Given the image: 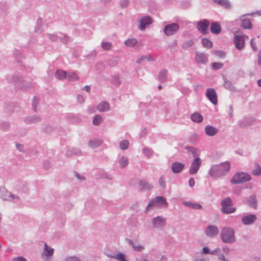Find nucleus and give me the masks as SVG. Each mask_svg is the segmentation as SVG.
Here are the masks:
<instances>
[{
    "label": "nucleus",
    "instance_id": "obj_14",
    "mask_svg": "<svg viewBox=\"0 0 261 261\" xmlns=\"http://www.w3.org/2000/svg\"><path fill=\"white\" fill-rule=\"evenodd\" d=\"M256 219L257 217L255 214L249 213L242 217L241 221L243 224L249 225L253 224Z\"/></svg>",
    "mask_w": 261,
    "mask_h": 261
},
{
    "label": "nucleus",
    "instance_id": "obj_31",
    "mask_svg": "<svg viewBox=\"0 0 261 261\" xmlns=\"http://www.w3.org/2000/svg\"><path fill=\"white\" fill-rule=\"evenodd\" d=\"M102 141L99 139H94L89 141V146L92 148H96L101 145Z\"/></svg>",
    "mask_w": 261,
    "mask_h": 261
},
{
    "label": "nucleus",
    "instance_id": "obj_17",
    "mask_svg": "<svg viewBox=\"0 0 261 261\" xmlns=\"http://www.w3.org/2000/svg\"><path fill=\"white\" fill-rule=\"evenodd\" d=\"M166 218L162 216H157L152 219V224L155 228H162L166 225Z\"/></svg>",
    "mask_w": 261,
    "mask_h": 261
},
{
    "label": "nucleus",
    "instance_id": "obj_15",
    "mask_svg": "<svg viewBox=\"0 0 261 261\" xmlns=\"http://www.w3.org/2000/svg\"><path fill=\"white\" fill-rule=\"evenodd\" d=\"M139 29L141 31L144 30L146 28L152 23V18L148 15L143 17L139 20Z\"/></svg>",
    "mask_w": 261,
    "mask_h": 261
},
{
    "label": "nucleus",
    "instance_id": "obj_12",
    "mask_svg": "<svg viewBox=\"0 0 261 261\" xmlns=\"http://www.w3.org/2000/svg\"><path fill=\"white\" fill-rule=\"evenodd\" d=\"M207 98L214 105L218 103L217 94L215 89L211 88L206 90L205 93Z\"/></svg>",
    "mask_w": 261,
    "mask_h": 261
},
{
    "label": "nucleus",
    "instance_id": "obj_36",
    "mask_svg": "<svg viewBox=\"0 0 261 261\" xmlns=\"http://www.w3.org/2000/svg\"><path fill=\"white\" fill-rule=\"evenodd\" d=\"M54 250L53 248H48L47 245L44 244L43 255L46 257H51L54 254Z\"/></svg>",
    "mask_w": 261,
    "mask_h": 261
},
{
    "label": "nucleus",
    "instance_id": "obj_64",
    "mask_svg": "<svg viewBox=\"0 0 261 261\" xmlns=\"http://www.w3.org/2000/svg\"><path fill=\"white\" fill-rule=\"evenodd\" d=\"M12 261H27V260L22 256H18L12 259Z\"/></svg>",
    "mask_w": 261,
    "mask_h": 261
},
{
    "label": "nucleus",
    "instance_id": "obj_9",
    "mask_svg": "<svg viewBox=\"0 0 261 261\" xmlns=\"http://www.w3.org/2000/svg\"><path fill=\"white\" fill-rule=\"evenodd\" d=\"M247 16H254V13H247L240 16V26L244 29L250 30L252 28V24L250 19L246 17Z\"/></svg>",
    "mask_w": 261,
    "mask_h": 261
},
{
    "label": "nucleus",
    "instance_id": "obj_42",
    "mask_svg": "<svg viewBox=\"0 0 261 261\" xmlns=\"http://www.w3.org/2000/svg\"><path fill=\"white\" fill-rule=\"evenodd\" d=\"M252 174L256 176H260L261 175V167L258 163H255L254 168L252 171Z\"/></svg>",
    "mask_w": 261,
    "mask_h": 261
},
{
    "label": "nucleus",
    "instance_id": "obj_27",
    "mask_svg": "<svg viewBox=\"0 0 261 261\" xmlns=\"http://www.w3.org/2000/svg\"><path fill=\"white\" fill-rule=\"evenodd\" d=\"M125 240L126 242H127L129 245L132 246V247L134 249V250H135V251L141 252L144 249V246H143L141 245H135L134 244L133 241L131 239H129L128 238H125Z\"/></svg>",
    "mask_w": 261,
    "mask_h": 261
},
{
    "label": "nucleus",
    "instance_id": "obj_1",
    "mask_svg": "<svg viewBox=\"0 0 261 261\" xmlns=\"http://www.w3.org/2000/svg\"><path fill=\"white\" fill-rule=\"evenodd\" d=\"M230 169V163L226 161L219 164L213 165L209 171V175L213 178H220L226 175Z\"/></svg>",
    "mask_w": 261,
    "mask_h": 261
},
{
    "label": "nucleus",
    "instance_id": "obj_3",
    "mask_svg": "<svg viewBox=\"0 0 261 261\" xmlns=\"http://www.w3.org/2000/svg\"><path fill=\"white\" fill-rule=\"evenodd\" d=\"M222 242L225 244H233L236 241L234 230L229 227H223L220 232Z\"/></svg>",
    "mask_w": 261,
    "mask_h": 261
},
{
    "label": "nucleus",
    "instance_id": "obj_7",
    "mask_svg": "<svg viewBox=\"0 0 261 261\" xmlns=\"http://www.w3.org/2000/svg\"><path fill=\"white\" fill-rule=\"evenodd\" d=\"M179 29V25L178 23L172 22L165 25L163 31L166 36H170L176 34Z\"/></svg>",
    "mask_w": 261,
    "mask_h": 261
},
{
    "label": "nucleus",
    "instance_id": "obj_44",
    "mask_svg": "<svg viewBox=\"0 0 261 261\" xmlns=\"http://www.w3.org/2000/svg\"><path fill=\"white\" fill-rule=\"evenodd\" d=\"M102 121V118L100 115H96L92 120V123L93 125L95 126L99 125Z\"/></svg>",
    "mask_w": 261,
    "mask_h": 261
},
{
    "label": "nucleus",
    "instance_id": "obj_13",
    "mask_svg": "<svg viewBox=\"0 0 261 261\" xmlns=\"http://www.w3.org/2000/svg\"><path fill=\"white\" fill-rule=\"evenodd\" d=\"M245 35H240L239 34H234V43L235 45V47L237 49L239 50H241L243 49L245 45V40L244 38V36Z\"/></svg>",
    "mask_w": 261,
    "mask_h": 261
},
{
    "label": "nucleus",
    "instance_id": "obj_56",
    "mask_svg": "<svg viewBox=\"0 0 261 261\" xmlns=\"http://www.w3.org/2000/svg\"><path fill=\"white\" fill-rule=\"evenodd\" d=\"M214 54L216 56L222 59H224L226 56L225 52L222 50H215Z\"/></svg>",
    "mask_w": 261,
    "mask_h": 261
},
{
    "label": "nucleus",
    "instance_id": "obj_2",
    "mask_svg": "<svg viewBox=\"0 0 261 261\" xmlns=\"http://www.w3.org/2000/svg\"><path fill=\"white\" fill-rule=\"evenodd\" d=\"M8 82L14 83L16 86L22 90H27L34 87L35 83L24 81L22 76L14 74L9 76L7 78Z\"/></svg>",
    "mask_w": 261,
    "mask_h": 261
},
{
    "label": "nucleus",
    "instance_id": "obj_5",
    "mask_svg": "<svg viewBox=\"0 0 261 261\" xmlns=\"http://www.w3.org/2000/svg\"><path fill=\"white\" fill-rule=\"evenodd\" d=\"M251 176L250 174L245 172H237L230 179V182L233 185H237L250 181Z\"/></svg>",
    "mask_w": 261,
    "mask_h": 261
},
{
    "label": "nucleus",
    "instance_id": "obj_41",
    "mask_svg": "<svg viewBox=\"0 0 261 261\" xmlns=\"http://www.w3.org/2000/svg\"><path fill=\"white\" fill-rule=\"evenodd\" d=\"M66 79L69 81L74 82L78 80L79 77L75 72H69L68 74L67 73Z\"/></svg>",
    "mask_w": 261,
    "mask_h": 261
},
{
    "label": "nucleus",
    "instance_id": "obj_53",
    "mask_svg": "<svg viewBox=\"0 0 261 261\" xmlns=\"http://www.w3.org/2000/svg\"><path fill=\"white\" fill-rule=\"evenodd\" d=\"M55 129V127L53 126L52 125L48 124L45 126L43 128V130L46 133L50 134Z\"/></svg>",
    "mask_w": 261,
    "mask_h": 261
},
{
    "label": "nucleus",
    "instance_id": "obj_34",
    "mask_svg": "<svg viewBox=\"0 0 261 261\" xmlns=\"http://www.w3.org/2000/svg\"><path fill=\"white\" fill-rule=\"evenodd\" d=\"M182 204L187 207L193 209L200 210L202 208V205L196 203H193L189 201H184L182 202Z\"/></svg>",
    "mask_w": 261,
    "mask_h": 261
},
{
    "label": "nucleus",
    "instance_id": "obj_23",
    "mask_svg": "<svg viewBox=\"0 0 261 261\" xmlns=\"http://www.w3.org/2000/svg\"><path fill=\"white\" fill-rule=\"evenodd\" d=\"M223 80L224 82L223 86L226 89L232 92L237 91V89L236 88L235 86L230 81L227 79L226 76H223Z\"/></svg>",
    "mask_w": 261,
    "mask_h": 261
},
{
    "label": "nucleus",
    "instance_id": "obj_45",
    "mask_svg": "<svg viewBox=\"0 0 261 261\" xmlns=\"http://www.w3.org/2000/svg\"><path fill=\"white\" fill-rule=\"evenodd\" d=\"M39 103V98L35 96L32 100V109L35 112H37V106Z\"/></svg>",
    "mask_w": 261,
    "mask_h": 261
},
{
    "label": "nucleus",
    "instance_id": "obj_8",
    "mask_svg": "<svg viewBox=\"0 0 261 261\" xmlns=\"http://www.w3.org/2000/svg\"><path fill=\"white\" fill-rule=\"evenodd\" d=\"M0 198L3 200L11 201L14 199H18V196L13 194L11 192L7 190L4 187L0 188Z\"/></svg>",
    "mask_w": 261,
    "mask_h": 261
},
{
    "label": "nucleus",
    "instance_id": "obj_26",
    "mask_svg": "<svg viewBox=\"0 0 261 261\" xmlns=\"http://www.w3.org/2000/svg\"><path fill=\"white\" fill-rule=\"evenodd\" d=\"M246 202L248 205L254 209H256L257 206V201L255 195H252L247 199Z\"/></svg>",
    "mask_w": 261,
    "mask_h": 261
},
{
    "label": "nucleus",
    "instance_id": "obj_61",
    "mask_svg": "<svg viewBox=\"0 0 261 261\" xmlns=\"http://www.w3.org/2000/svg\"><path fill=\"white\" fill-rule=\"evenodd\" d=\"M194 43V41L193 40H188L187 41V42H186L184 44V47H191L192 46Z\"/></svg>",
    "mask_w": 261,
    "mask_h": 261
},
{
    "label": "nucleus",
    "instance_id": "obj_28",
    "mask_svg": "<svg viewBox=\"0 0 261 261\" xmlns=\"http://www.w3.org/2000/svg\"><path fill=\"white\" fill-rule=\"evenodd\" d=\"M97 109L99 112H106L110 110V107L107 101H102L97 106Z\"/></svg>",
    "mask_w": 261,
    "mask_h": 261
},
{
    "label": "nucleus",
    "instance_id": "obj_33",
    "mask_svg": "<svg viewBox=\"0 0 261 261\" xmlns=\"http://www.w3.org/2000/svg\"><path fill=\"white\" fill-rule=\"evenodd\" d=\"M212 1L226 9L229 8L231 6L230 3L228 0H212Z\"/></svg>",
    "mask_w": 261,
    "mask_h": 261
},
{
    "label": "nucleus",
    "instance_id": "obj_49",
    "mask_svg": "<svg viewBox=\"0 0 261 261\" xmlns=\"http://www.w3.org/2000/svg\"><path fill=\"white\" fill-rule=\"evenodd\" d=\"M81 153V150L79 149H73L71 150H68L66 153V156H70L73 155H77Z\"/></svg>",
    "mask_w": 261,
    "mask_h": 261
},
{
    "label": "nucleus",
    "instance_id": "obj_38",
    "mask_svg": "<svg viewBox=\"0 0 261 261\" xmlns=\"http://www.w3.org/2000/svg\"><path fill=\"white\" fill-rule=\"evenodd\" d=\"M128 158L126 156H123L119 160V166L121 168H123L127 166L128 164Z\"/></svg>",
    "mask_w": 261,
    "mask_h": 261
},
{
    "label": "nucleus",
    "instance_id": "obj_35",
    "mask_svg": "<svg viewBox=\"0 0 261 261\" xmlns=\"http://www.w3.org/2000/svg\"><path fill=\"white\" fill-rule=\"evenodd\" d=\"M185 149L187 150L189 153L191 154L193 157H198L199 153L198 150L194 147L187 146L185 147Z\"/></svg>",
    "mask_w": 261,
    "mask_h": 261
},
{
    "label": "nucleus",
    "instance_id": "obj_50",
    "mask_svg": "<svg viewBox=\"0 0 261 261\" xmlns=\"http://www.w3.org/2000/svg\"><path fill=\"white\" fill-rule=\"evenodd\" d=\"M223 63L220 62H214L212 63V68L214 70H218L223 67Z\"/></svg>",
    "mask_w": 261,
    "mask_h": 261
},
{
    "label": "nucleus",
    "instance_id": "obj_60",
    "mask_svg": "<svg viewBox=\"0 0 261 261\" xmlns=\"http://www.w3.org/2000/svg\"><path fill=\"white\" fill-rule=\"evenodd\" d=\"M117 63L118 61L116 58L111 59L108 61V65L111 67L115 66Z\"/></svg>",
    "mask_w": 261,
    "mask_h": 261
},
{
    "label": "nucleus",
    "instance_id": "obj_58",
    "mask_svg": "<svg viewBox=\"0 0 261 261\" xmlns=\"http://www.w3.org/2000/svg\"><path fill=\"white\" fill-rule=\"evenodd\" d=\"M112 81L114 85L115 86H118L120 84V80L119 76L117 75H114L112 77Z\"/></svg>",
    "mask_w": 261,
    "mask_h": 261
},
{
    "label": "nucleus",
    "instance_id": "obj_18",
    "mask_svg": "<svg viewBox=\"0 0 261 261\" xmlns=\"http://www.w3.org/2000/svg\"><path fill=\"white\" fill-rule=\"evenodd\" d=\"M254 121L255 120L253 118L245 117L238 122V125L241 128H246L252 125Z\"/></svg>",
    "mask_w": 261,
    "mask_h": 261
},
{
    "label": "nucleus",
    "instance_id": "obj_37",
    "mask_svg": "<svg viewBox=\"0 0 261 261\" xmlns=\"http://www.w3.org/2000/svg\"><path fill=\"white\" fill-rule=\"evenodd\" d=\"M67 72L65 71L58 69L55 72V76L59 80H63L66 79Z\"/></svg>",
    "mask_w": 261,
    "mask_h": 261
},
{
    "label": "nucleus",
    "instance_id": "obj_24",
    "mask_svg": "<svg viewBox=\"0 0 261 261\" xmlns=\"http://www.w3.org/2000/svg\"><path fill=\"white\" fill-rule=\"evenodd\" d=\"M210 31L212 33L217 35L221 33L222 28L218 22L213 21L211 24Z\"/></svg>",
    "mask_w": 261,
    "mask_h": 261
},
{
    "label": "nucleus",
    "instance_id": "obj_6",
    "mask_svg": "<svg viewBox=\"0 0 261 261\" xmlns=\"http://www.w3.org/2000/svg\"><path fill=\"white\" fill-rule=\"evenodd\" d=\"M168 205L166 198L162 196H156L150 200L145 209V212H147L149 207L153 206H161L167 207Z\"/></svg>",
    "mask_w": 261,
    "mask_h": 261
},
{
    "label": "nucleus",
    "instance_id": "obj_22",
    "mask_svg": "<svg viewBox=\"0 0 261 261\" xmlns=\"http://www.w3.org/2000/svg\"><path fill=\"white\" fill-rule=\"evenodd\" d=\"M153 187L146 180L141 179L139 181V189L141 192H144L152 189Z\"/></svg>",
    "mask_w": 261,
    "mask_h": 261
},
{
    "label": "nucleus",
    "instance_id": "obj_4",
    "mask_svg": "<svg viewBox=\"0 0 261 261\" xmlns=\"http://www.w3.org/2000/svg\"><path fill=\"white\" fill-rule=\"evenodd\" d=\"M233 202L230 197H226L221 201V211L224 214H230L236 211V208L233 206Z\"/></svg>",
    "mask_w": 261,
    "mask_h": 261
},
{
    "label": "nucleus",
    "instance_id": "obj_59",
    "mask_svg": "<svg viewBox=\"0 0 261 261\" xmlns=\"http://www.w3.org/2000/svg\"><path fill=\"white\" fill-rule=\"evenodd\" d=\"M64 261H81L80 258L75 256H67L65 258Z\"/></svg>",
    "mask_w": 261,
    "mask_h": 261
},
{
    "label": "nucleus",
    "instance_id": "obj_19",
    "mask_svg": "<svg viewBox=\"0 0 261 261\" xmlns=\"http://www.w3.org/2000/svg\"><path fill=\"white\" fill-rule=\"evenodd\" d=\"M185 165L184 164L178 162H174L172 163L171 168L172 171L175 174L180 173L184 169Z\"/></svg>",
    "mask_w": 261,
    "mask_h": 261
},
{
    "label": "nucleus",
    "instance_id": "obj_21",
    "mask_svg": "<svg viewBox=\"0 0 261 261\" xmlns=\"http://www.w3.org/2000/svg\"><path fill=\"white\" fill-rule=\"evenodd\" d=\"M208 60L206 54L200 52L196 53L195 61L197 64H205Z\"/></svg>",
    "mask_w": 261,
    "mask_h": 261
},
{
    "label": "nucleus",
    "instance_id": "obj_39",
    "mask_svg": "<svg viewBox=\"0 0 261 261\" xmlns=\"http://www.w3.org/2000/svg\"><path fill=\"white\" fill-rule=\"evenodd\" d=\"M138 43V41L135 38L127 39L124 42V44L129 47L135 46Z\"/></svg>",
    "mask_w": 261,
    "mask_h": 261
},
{
    "label": "nucleus",
    "instance_id": "obj_51",
    "mask_svg": "<svg viewBox=\"0 0 261 261\" xmlns=\"http://www.w3.org/2000/svg\"><path fill=\"white\" fill-rule=\"evenodd\" d=\"M10 127V124L8 122L2 121L0 122V129L6 130Z\"/></svg>",
    "mask_w": 261,
    "mask_h": 261
},
{
    "label": "nucleus",
    "instance_id": "obj_52",
    "mask_svg": "<svg viewBox=\"0 0 261 261\" xmlns=\"http://www.w3.org/2000/svg\"><path fill=\"white\" fill-rule=\"evenodd\" d=\"M49 39L52 41H58L59 40L60 35L55 34H47Z\"/></svg>",
    "mask_w": 261,
    "mask_h": 261
},
{
    "label": "nucleus",
    "instance_id": "obj_40",
    "mask_svg": "<svg viewBox=\"0 0 261 261\" xmlns=\"http://www.w3.org/2000/svg\"><path fill=\"white\" fill-rule=\"evenodd\" d=\"M201 43L203 46L205 48H211L213 47V42L206 38H202L201 40Z\"/></svg>",
    "mask_w": 261,
    "mask_h": 261
},
{
    "label": "nucleus",
    "instance_id": "obj_11",
    "mask_svg": "<svg viewBox=\"0 0 261 261\" xmlns=\"http://www.w3.org/2000/svg\"><path fill=\"white\" fill-rule=\"evenodd\" d=\"M202 161L199 157L195 158L189 169V173L191 175H194L197 173L201 166Z\"/></svg>",
    "mask_w": 261,
    "mask_h": 261
},
{
    "label": "nucleus",
    "instance_id": "obj_62",
    "mask_svg": "<svg viewBox=\"0 0 261 261\" xmlns=\"http://www.w3.org/2000/svg\"><path fill=\"white\" fill-rule=\"evenodd\" d=\"M120 5L122 8H126L128 5V0H121Z\"/></svg>",
    "mask_w": 261,
    "mask_h": 261
},
{
    "label": "nucleus",
    "instance_id": "obj_57",
    "mask_svg": "<svg viewBox=\"0 0 261 261\" xmlns=\"http://www.w3.org/2000/svg\"><path fill=\"white\" fill-rule=\"evenodd\" d=\"M198 135H197L196 134H194L192 135L189 137V141L190 142H191L192 143H195V142H197V141L198 140Z\"/></svg>",
    "mask_w": 261,
    "mask_h": 261
},
{
    "label": "nucleus",
    "instance_id": "obj_30",
    "mask_svg": "<svg viewBox=\"0 0 261 261\" xmlns=\"http://www.w3.org/2000/svg\"><path fill=\"white\" fill-rule=\"evenodd\" d=\"M191 119L194 122L198 123L201 122L203 120L202 116L198 112H195L191 114Z\"/></svg>",
    "mask_w": 261,
    "mask_h": 261
},
{
    "label": "nucleus",
    "instance_id": "obj_63",
    "mask_svg": "<svg viewBox=\"0 0 261 261\" xmlns=\"http://www.w3.org/2000/svg\"><path fill=\"white\" fill-rule=\"evenodd\" d=\"M221 250V249L219 248H217L211 251L210 254L214 255H217L220 253Z\"/></svg>",
    "mask_w": 261,
    "mask_h": 261
},
{
    "label": "nucleus",
    "instance_id": "obj_29",
    "mask_svg": "<svg viewBox=\"0 0 261 261\" xmlns=\"http://www.w3.org/2000/svg\"><path fill=\"white\" fill-rule=\"evenodd\" d=\"M107 255L111 258H115L119 261H128L126 259V256L125 254H123L121 252H119L118 253L114 255L107 254Z\"/></svg>",
    "mask_w": 261,
    "mask_h": 261
},
{
    "label": "nucleus",
    "instance_id": "obj_47",
    "mask_svg": "<svg viewBox=\"0 0 261 261\" xmlns=\"http://www.w3.org/2000/svg\"><path fill=\"white\" fill-rule=\"evenodd\" d=\"M129 145V142L127 140L121 141L119 143V147L121 150H124L127 149Z\"/></svg>",
    "mask_w": 261,
    "mask_h": 261
},
{
    "label": "nucleus",
    "instance_id": "obj_25",
    "mask_svg": "<svg viewBox=\"0 0 261 261\" xmlns=\"http://www.w3.org/2000/svg\"><path fill=\"white\" fill-rule=\"evenodd\" d=\"M204 132L207 136L213 137L218 133V129L212 125H208L205 127Z\"/></svg>",
    "mask_w": 261,
    "mask_h": 261
},
{
    "label": "nucleus",
    "instance_id": "obj_54",
    "mask_svg": "<svg viewBox=\"0 0 261 261\" xmlns=\"http://www.w3.org/2000/svg\"><path fill=\"white\" fill-rule=\"evenodd\" d=\"M159 184L160 186L163 189H165L166 188V180L163 176L160 177L159 179Z\"/></svg>",
    "mask_w": 261,
    "mask_h": 261
},
{
    "label": "nucleus",
    "instance_id": "obj_43",
    "mask_svg": "<svg viewBox=\"0 0 261 261\" xmlns=\"http://www.w3.org/2000/svg\"><path fill=\"white\" fill-rule=\"evenodd\" d=\"M59 40L64 43L66 44L71 41V39L67 35L60 33Z\"/></svg>",
    "mask_w": 261,
    "mask_h": 261
},
{
    "label": "nucleus",
    "instance_id": "obj_46",
    "mask_svg": "<svg viewBox=\"0 0 261 261\" xmlns=\"http://www.w3.org/2000/svg\"><path fill=\"white\" fill-rule=\"evenodd\" d=\"M101 46L105 50H110L112 47V44L110 42H102L101 43Z\"/></svg>",
    "mask_w": 261,
    "mask_h": 261
},
{
    "label": "nucleus",
    "instance_id": "obj_55",
    "mask_svg": "<svg viewBox=\"0 0 261 261\" xmlns=\"http://www.w3.org/2000/svg\"><path fill=\"white\" fill-rule=\"evenodd\" d=\"M13 56L15 57L17 62H20V59L21 58L22 55L20 52L17 49H15L13 52Z\"/></svg>",
    "mask_w": 261,
    "mask_h": 261
},
{
    "label": "nucleus",
    "instance_id": "obj_10",
    "mask_svg": "<svg viewBox=\"0 0 261 261\" xmlns=\"http://www.w3.org/2000/svg\"><path fill=\"white\" fill-rule=\"evenodd\" d=\"M210 25V21L206 19H203L198 21L196 28L198 31L203 35L208 33V29Z\"/></svg>",
    "mask_w": 261,
    "mask_h": 261
},
{
    "label": "nucleus",
    "instance_id": "obj_48",
    "mask_svg": "<svg viewBox=\"0 0 261 261\" xmlns=\"http://www.w3.org/2000/svg\"><path fill=\"white\" fill-rule=\"evenodd\" d=\"M143 153L148 158H150L152 156L153 151L151 149L148 147H144L142 149Z\"/></svg>",
    "mask_w": 261,
    "mask_h": 261
},
{
    "label": "nucleus",
    "instance_id": "obj_32",
    "mask_svg": "<svg viewBox=\"0 0 261 261\" xmlns=\"http://www.w3.org/2000/svg\"><path fill=\"white\" fill-rule=\"evenodd\" d=\"M167 72L168 71L167 69H163L160 71L158 75V80L161 83H165L167 81Z\"/></svg>",
    "mask_w": 261,
    "mask_h": 261
},
{
    "label": "nucleus",
    "instance_id": "obj_20",
    "mask_svg": "<svg viewBox=\"0 0 261 261\" xmlns=\"http://www.w3.org/2000/svg\"><path fill=\"white\" fill-rule=\"evenodd\" d=\"M219 233V229L216 226L208 225L205 229V234L210 237L217 236Z\"/></svg>",
    "mask_w": 261,
    "mask_h": 261
},
{
    "label": "nucleus",
    "instance_id": "obj_16",
    "mask_svg": "<svg viewBox=\"0 0 261 261\" xmlns=\"http://www.w3.org/2000/svg\"><path fill=\"white\" fill-rule=\"evenodd\" d=\"M42 118L37 115L28 116L23 119L24 122L27 124H33L41 122Z\"/></svg>",
    "mask_w": 261,
    "mask_h": 261
}]
</instances>
